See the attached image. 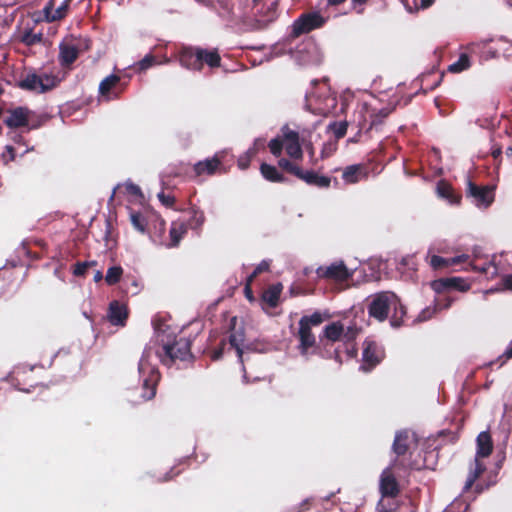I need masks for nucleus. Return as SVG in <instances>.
<instances>
[{
	"mask_svg": "<svg viewBox=\"0 0 512 512\" xmlns=\"http://www.w3.org/2000/svg\"><path fill=\"white\" fill-rule=\"evenodd\" d=\"M164 323L154 322L155 340L153 346L145 348L138 364L141 384V393L137 397L135 391H131L128 400L133 404H140L153 399L156 396L157 386L161 379L158 368L151 364L150 356L155 352L159 361L167 366L178 365L179 362L188 360L191 355V342L189 339H171L162 328Z\"/></svg>",
	"mask_w": 512,
	"mask_h": 512,
	"instance_id": "obj_1",
	"label": "nucleus"
},
{
	"mask_svg": "<svg viewBox=\"0 0 512 512\" xmlns=\"http://www.w3.org/2000/svg\"><path fill=\"white\" fill-rule=\"evenodd\" d=\"M391 310L390 324L398 328L403 324L406 308L395 293L390 291L377 293L368 305L369 316L379 322L385 321Z\"/></svg>",
	"mask_w": 512,
	"mask_h": 512,
	"instance_id": "obj_2",
	"label": "nucleus"
},
{
	"mask_svg": "<svg viewBox=\"0 0 512 512\" xmlns=\"http://www.w3.org/2000/svg\"><path fill=\"white\" fill-rule=\"evenodd\" d=\"M323 321L324 318L318 311L300 318L296 338L299 342L297 349L301 356L308 358L312 354H318L321 357H326L322 353L320 346L317 345L316 336L312 332V327L319 326Z\"/></svg>",
	"mask_w": 512,
	"mask_h": 512,
	"instance_id": "obj_3",
	"label": "nucleus"
},
{
	"mask_svg": "<svg viewBox=\"0 0 512 512\" xmlns=\"http://www.w3.org/2000/svg\"><path fill=\"white\" fill-rule=\"evenodd\" d=\"M416 439L413 433L408 430L398 431L395 435L392 450L396 454L392 466L403 470H419L420 466L413 461L407 460L406 455L411 456L410 451L412 444H415Z\"/></svg>",
	"mask_w": 512,
	"mask_h": 512,
	"instance_id": "obj_4",
	"label": "nucleus"
},
{
	"mask_svg": "<svg viewBox=\"0 0 512 512\" xmlns=\"http://www.w3.org/2000/svg\"><path fill=\"white\" fill-rule=\"evenodd\" d=\"M236 322L237 317H232L230 322L232 332L228 339L222 338L215 349L207 351L212 361H217L222 358L228 341L229 349H235L239 362L243 364L245 331L243 328L236 329Z\"/></svg>",
	"mask_w": 512,
	"mask_h": 512,
	"instance_id": "obj_5",
	"label": "nucleus"
},
{
	"mask_svg": "<svg viewBox=\"0 0 512 512\" xmlns=\"http://www.w3.org/2000/svg\"><path fill=\"white\" fill-rule=\"evenodd\" d=\"M344 334V325L340 321L332 322L325 326L323 336H320L319 346L325 358H334L339 364L342 363L340 354L337 349L329 353L328 348H332V343L342 339Z\"/></svg>",
	"mask_w": 512,
	"mask_h": 512,
	"instance_id": "obj_6",
	"label": "nucleus"
},
{
	"mask_svg": "<svg viewBox=\"0 0 512 512\" xmlns=\"http://www.w3.org/2000/svg\"><path fill=\"white\" fill-rule=\"evenodd\" d=\"M17 86L22 90L44 93L56 86V78L48 74L27 73L18 81Z\"/></svg>",
	"mask_w": 512,
	"mask_h": 512,
	"instance_id": "obj_7",
	"label": "nucleus"
},
{
	"mask_svg": "<svg viewBox=\"0 0 512 512\" xmlns=\"http://www.w3.org/2000/svg\"><path fill=\"white\" fill-rule=\"evenodd\" d=\"M466 197L479 208H488L495 199V186L478 185L468 179Z\"/></svg>",
	"mask_w": 512,
	"mask_h": 512,
	"instance_id": "obj_8",
	"label": "nucleus"
},
{
	"mask_svg": "<svg viewBox=\"0 0 512 512\" xmlns=\"http://www.w3.org/2000/svg\"><path fill=\"white\" fill-rule=\"evenodd\" d=\"M326 18L319 12H307L301 14L292 25L291 35L297 38L325 25Z\"/></svg>",
	"mask_w": 512,
	"mask_h": 512,
	"instance_id": "obj_9",
	"label": "nucleus"
},
{
	"mask_svg": "<svg viewBox=\"0 0 512 512\" xmlns=\"http://www.w3.org/2000/svg\"><path fill=\"white\" fill-rule=\"evenodd\" d=\"M319 278L337 283L346 282L353 276L343 261L332 263L329 266H320L316 270Z\"/></svg>",
	"mask_w": 512,
	"mask_h": 512,
	"instance_id": "obj_10",
	"label": "nucleus"
},
{
	"mask_svg": "<svg viewBox=\"0 0 512 512\" xmlns=\"http://www.w3.org/2000/svg\"><path fill=\"white\" fill-rule=\"evenodd\" d=\"M6 114L7 115L3 120L4 124L11 129H18L29 127L33 111L27 107L18 106L7 109Z\"/></svg>",
	"mask_w": 512,
	"mask_h": 512,
	"instance_id": "obj_11",
	"label": "nucleus"
},
{
	"mask_svg": "<svg viewBox=\"0 0 512 512\" xmlns=\"http://www.w3.org/2000/svg\"><path fill=\"white\" fill-rule=\"evenodd\" d=\"M394 467L391 465L385 468L379 479V492L382 498H396L400 494V485L393 474Z\"/></svg>",
	"mask_w": 512,
	"mask_h": 512,
	"instance_id": "obj_12",
	"label": "nucleus"
},
{
	"mask_svg": "<svg viewBox=\"0 0 512 512\" xmlns=\"http://www.w3.org/2000/svg\"><path fill=\"white\" fill-rule=\"evenodd\" d=\"M204 65L211 69L220 67L221 56L217 49L194 47V70H202Z\"/></svg>",
	"mask_w": 512,
	"mask_h": 512,
	"instance_id": "obj_13",
	"label": "nucleus"
},
{
	"mask_svg": "<svg viewBox=\"0 0 512 512\" xmlns=\"http://www.w3.org/2000/svg\"><path fill=\"white\" fill-rule=\"evenodd\" d=\"M224 157L225 152H217L212 158L199 161L194 164V175L200 176L206 174L211 176L216 173H226L222 165Z\"/></svg>",
	"mask_w": 512,
	"mask_h": 512,
	"instance_id": "obj_14",
	"label": "nucleus"
},
{
	"mask_svg": "<svg viewBox=\"0 0 512 512\" xmlns=\"http://www.w3.org/2000/svg\"><path fill=\"white\" fill-rule=\"evenodd\" d=\"M382 358V351L378 348L377 344L373 341H365L360 370L370 372L382 361Z\"/></svg>",
	"mask_w": 512,
	"mask_h": 512,
	"instance_id": "obj_15",
	"label": "nucleus"
},
{
	"mask_svg": "<svg viewBox=\"0 0 512 512\" xmlns=\"http://www.w3.org/2000/svg\"><path fill=\"white\" fill-rule=\"evenodd\" d=\"M285 151L292 159L300 160L303 157V151L299 143V133L290 130L288 127L283 128Z\"/></svg>",
	"mask_w": 512,
	"mask_h": 512,
	"instance_id": "obj_16",
	"label": "nucleus"
},
{
	"mask_svg": "<svg viewBox=\"0 0 512 512\" xmlns=\"http://www.w3.org/2000/svg\"><path fill=\"white\" fill-rule=\"evenodd\" d=\"M128 318V308L126 305L114 300L109 304L108 320L112 325L124 326Z\"/></svg>",
	"mask_w": 512,
	"mask_h": 512,
	"instance_id": "obj_17",
	"label": "nucleus"
},
{
	"mask_svg": "<svg viewBox=\"0 0 512 512\" xmlns=\"http://www.w3.org/2000/svg\"><path fill=\"white\" fill-rule=\"evenodd\" d=\"M468 259H469V256L466 254H462V255L450 257V258H444V257L438 256V255H433L430 258L429 264L434 270H443V269L451 267V266L465 263L468 261Z\"/></svg>",
	"mask_w": 512,
	"mask_h": 512,
	"instance_id": "obj_18",
	"label": "nucleus"
},
{
	"mask_svg": "<svg viewBox=\"0 0 512 512\" xmlns=\"http://www.w3.org/2000/svg\"><path fill=\"white\" fill-rule=\"evenodd\" d=\"M298 179L304 181L307 185L315 186L318 188H328L331 184L330 177L319 175L313 170L304 171L302 169Z\"/></svg>",
	"mask_w": 512,
	"mask_h": 512,
	"instance_id": "obj_19",
	"label": "nucleus"
},
{
	"mask_svg": "<svg viewBox=\"0 0 512 512\" xmlns=\"http://www.w3.org/2000/svg\"><path fill=\"white\" fill-rule=\"evenodd\" d=\"M367 176V169L362 164L347 166L342 173V179L346 184H356Z\"/></svg>",
	"mask_w": 512,
	"mask_h": 512,
	"instance_id": "obj_20",
	"label": "nucleus"
},
{
	"mask_svg": "<svg viewBox=\"0 0 512 512\" xmlns=\"http://www.w3.org/2000/svg\"><path fill=\"white\" fill-rule=\"evenodd\" d=\"M79 56V49L75 45L61 43L59 45V61L64 67L73 64Z\"/></svg>",
	"mask_w": 512,
	"mask_h": 512,
	"instance_id": "obj_21",
	"label": "nucleus"
},
{
	"mask_svg": "<svg viewBox=\"0 0 512 512\" xmlns=\"http://www.w3.org/2000/svg\"><path fill=\"white\" fill-rule=\"evenodd\" d=\"M477 443V458H485L488 457L493 451V442L489 432L483 431L481 432L476 439Z\"/></svg>",
	"mask_w": 512,
	"mask_h": 512,
	"instance_id": "obj_22",
	"label": "nucleus"
},
{
	"mask_svg": "<svg viewBox=\"0 0 512 512\" xmlns=\"http://www.w3.org/2000/svg\"><path fill=\"white\" fill-rule=\"evenodd\" d=\"M437 194L446 200H448L451 204H459L461 202L462 196L460 193H457L454 188L445 180H440L436 186Z\"/></svg>",
	"mask_w": 512,
	"mask_h": 512,
	"instance_id": "obj_23",
	"label": "nucleus"
},
{
	"mask_svg": "<svg viewBox=\"0 0 512 512\" xmlns=\"http://www.w3.org/2000/svg\"><path fill=\"white\" fill-rule=\"evenodd\" d=\"M187 232L188 226L183 221H173L169 231L170 242L166 244L167 247L177 246Z\"/></svg>",
	"mask_w": 512,
	"mask_h": 512,
	"instance_id": "obj_24",
	"label": "nucleus"
},
{
	"mask_svg": "<svg viewBox=\"0 0 512 512\" xmlns=\"http://www.w3.org/2000/svg\"><path fill=\"white\" fill-rule=\"evenodd\" d=\"M282 289L283 287L281 283L270 285L262 293V300L265 303H267L271 308L276 307L278 305Z\"/></svg>",
	"mask_w": 512,
	"mask_h": 512,
	"instance_id": "obj_25",
	"label": "nucleus"
},
{
	"mask_svg": "<svg viewBox=\"0 0 512 512\" xmlns=\"http://www.w3.org/2000/svg\"><path fill=\"white\" fill-rule=\"evenodd\" d=\"M486 470L485 465L482 463L480 458L475 457L474 459V467L470 469L467 480L464 485V492L470 490L475 484L476 480L483 474Z\"/></svg>",
	"mask_w": 512,
	"mask_h": 512,
	"instance_id": "obj_26",
	"label": "nucleus"
},
{
	"mask_svg": "<svg viewBox=\"0 0 512 512\" xmlns=\"http://www.w3.org/2000/svg\"><path fill=\"white\" fill-rule=\"evenodd\" d=\"M260 172L263 178L269 182L283 183L287 180L284 177V175L277 170L275 166H272L267 163H262L260 165Z\"/></svg>",
	"mask_w": 512,
	"mask_h": 512,
	"instance_id": "obj_27",
	"label": "nucleus"
},
{
	"mask_svg": "<svg viewBox=\"0 0 512 512\" xmlns=\"http://www.w3.org/2000/svg\"><path fill=\"white\" fill-rule=\"evenodd\" d=\"M278 1L273 0L269 2H265L261 9L259 10V14L261 16V21L263 22H272L274 21L278 14Z\"/></svg>",
	"mask_w": 512,
	"mask_h": 512,
	"instance_id": "obj_28",
	"label": "nucleus"
},
{
	"mask_svg": "<svg viewBox=\"0 0 512 512\" xmlns=\"http://www.w3.org/2000/svg\"><path fill=\"white\" fill-rule=\"evenodd\" d=\"M175 58L182 67L190 69L192 65V50L189 47H181L176 52Z\"/></svg>",
	"mask_w": 512,
	"mask_h": 512,
	"instance_id": "obj_29",
	"label": "nucleus"
},
{
	"mask_svg": "<svg viewBox=\"0 0 512 512\" xmlns=\"http://www.w3.org/2000/svg\"><path fill=\"white\" fill-rule=\"evenodd\" d=\"M450 305H451V300L448 298L445 299L444 304H442L439 300H437L435 307L433 309H431L430 307L423 309L421 311V313L419 314L418 319L420 321H426V320L430 319L437 310L447 309L450 307Z\"/></svg>",
	"mask_w": 512,
	"mask_h": 512,
	"instance_id": "obj_30",
	"label": "nucleus"
},
{
	"mask_svg": "<svg viewBox=\"0 0 512 512\" xmlns=\"http://www.w3.org/2000/svg\"><path fill=\"white\" fill-rule=\"evenodd\" d=\"M120 82V77L112 74L104 78L99 85V92L101 95L106 96L109 92Z\"/></svg>",
	"mask_w": 512,
	"mask_h": 512,
	"instance_id": "obj_31",
	"label": "nucleus"
},
{
	"mask_svg": "<svg viewBox=\"0 0 512 512\" xmlns=\"http://www.w3.org/2000/svg\"><path fill=\"white\" fill-rule=\"evenodd\" d=\"M470 67V59L466 53H462L458 60L448 67L452 73H460Z\"/></svg>",
	"mask_w": 512,
	"mask_h": 512,
	"instance_id": "obj_32",
	"label": "nucleus"
},
{
	"mask_svg": "<svg viewBox=\"0 0 512 512\" xmlns=\"http://www.w3.org/2000/svg\"><path fill=\"white\" fill-rule=\"evenodd\" d=\"M43 40L42 33H34L31 29L25 30L21 36L20 41L26 46H33L41 43Z\"/></svg>",
	"mask_w": 512,
	"mask_h": 512,
	"instance_id": "obj_33",
	"label": "nucleus"
},
{
	"mask_svg": "<svg viewBox=\"0 0 512 512\" xmlns=\"http://www.w3.org/2000/svg\"><path fill=\"white\" fill-rule=\"evenodd\" d=\"M123 274V269L121 266H112L107 270L105 281L108 285L117 284Z\"/></svg>",
	"mask_w": 512,
	"mask_h": 512,
	"instance_id": "obj_34",
	"label": "nucleus"
},
{
	"mask_svg": "<svg viewBox=\"0 0 512 512\" xmlns=\"http://www.w3.org/2000/svg\"><path fill=\"white\" fill-rule=\"evenodd\" d=\"M131 223L136 230L141 233L146 232L147 220L145 216L140 212H132L130 215Z\"/></svg>",
	"mask_w": 512,
	"mask_h": 512,
	"instance_id": "obj_35",
	"label": "nucleus"
},
{
	"mask_svg": "<svg viewBox=\"0 0 512 512\" xmlns=\"http://www.w3.org/2000/svg\"><path fill=\"white\" fill-rule=\"evenodd\" d=\"M278 166L281 169H283L284 171H286L287 173L296 176L297 178L299 177L301 170H302V168L300 166H298L297 164H294L293 162H291L290 160H288L286 158H281L278 161Z\"/></svg>",
	"mask_w": 512,
	"mask_h": 512,
	"instance_id": "obj_36",
	"label": "nucleus"
},
{
	"mask_svg": "<svg viewBox=\"0 0 512 512\" xmlns=\"http://www.w3.org/2000/svg\"><path fill=\"white\" fill-rule=\"evenodd\" d=\"M113 234V225L110 219H106L104 222V230L102 235V240L104 241V244L107 248H111L114 243L115 239L112 236Z\"/></svg>",
	"mask_w": 512,
	"mask_h": 512,
	"instance_id": "obj_37",
	"label": "nucleus"
},
{
	"mask_svg": "<svg viewBox=\"0 0 512 512\" xmlns=\"http://www.w3.org/2000/svg\"><path fill=\"white\" fill-rule=\"evenodd\" d=\"M42 17H39L36 21H45L47 23L56 22V20H50L54 17V0H49L42 10Z\"/></svg>",
	"mask_w": 512,
	"mask_h": 512,
	"instance_id": "obj_38",
	"label": "nucleus"
},
{
	"mask_svg": "<svg viewBox=\"0 0 512 512\" xmlns=\"http://www.w3.org/2000/svg\"><path fill=\"white\" fill-rule=\"evenodd\" d=\"M284 145H285V140L284 138L281 139L279 137H276L274 139H272L269 143H268V147L270 149V152L276 156V157H279L282 153V150L284 148Z\"/></svg>",
	"mask_w": 512,
	"mask_h": 512,
	"instance_id": "obj_39",
	"label": "nucleus"
},
{
	"mask_svg": "<svg viewBox=\"0 0 512 512\" xmlns=\"http://www.w3.org/2000/svg\"><path fill=\"white\" fill-rule=\"evenodd\" d=\"M454 280H447V278L437 279L431 282V288L438 294H441L449 289V283Z\"/></svg>",
	"mask_w": 512,
	"mask_h": 512,
	"instance_id": "obj_40",
	"label": "nucleus"
},
{
	"mask_svg": "<svg viewBox=\"0 0 512 512\" xmlns=\"http://www.w3.org/2000/svg\"><path fill=\"white\" fill-rule=\"evenodd\" d=\"M96 265V261H90V262H77L75 265H74V268H73V274L77 277H82V276H85L88 268L92 267V266H95Z\"/></svg>",
	"mask_w": 512,
	"mask_h": 512,
	"instance_id": "obj_41",
	"label": "nucleus"
},
{
	"mask_svg": "<svg viewBox=\"0 0 512 512\" xmlns=\"http://www.w3.org/2000/svg\"><path fill=\"white\" fill-rule=\"evenodd\" d=\"M447 280H454L453 282L449 283V289H455L463 292L468 291L470 289V285L467 284L462 278L451 277L447 278Z\"/></svg>",
	"mask_w": 512,
	"mask_h": 512,
	"instance_id": "obj_42",
	"label": "nucleus"
},
{
	"mask_svg": "<svg viewBox=\"0 0 512 512\" xmlns=\"http://www.w3.org/2000/svg\"><path fill=\"white\" fill-rule=\"evenodd\" d=\"M69 10V0H65L57 9L54 10V17L50 20H62L67 16Z\"/></svg>",
	"mask_w": 512,
	"mask_h": 512,
	"instance_id": "obj_43",
	"label": "nucleus"
},
{
	"mask_svg": "<svg viewBox=\"0 0 512 512\" xmlns=\"http://www.w3.org/2000/svg\"><path fill=\"white\" fill-rule=\"evenodd\" d=\"M254 157H255V155L253 154V152H250L249 150H247L244 154H242L238 158V161H237L238 167L241 170H246L250 166V163Z\"/></svg>",
	"mask_w": 512,
	"mask_h": 512,
	"instance_id": "obj_44",
	"label": "nucleus"
},
{
	"mask_svg": "<svg viewBox=\"0 0 512 512\" xmlns=\"http://www.w3.org/2000/svg\"><path fill=\"white\" fill-rule=\"evenodd\" d=\"M371 0H351L350 1V7L353 12H355L358 15H362L365 11V6L370 2Z\"/></svg>",
	"mask_w": 512,
	"mask_h": 512,
	"instance_id": "obj_45",
	"label": "nucleus"
},
{
	"mask_svg": "<svg viewBox=\"0 0 512 512\" xmlns=\"http://www.w3.org/2000/svg\"><path fill=\"white\" fill-rule=\"evenodd\" d=\"M358 334V329L355 326H349L347 329H344V334L342 335V339L346 342L354 341Z\"/></svg>",
	"mask_w": 512,
	"mask_h": 512,
	"instance_id": "obj_46",
	"label": "nucleus"
},
{
	"mask_svg": "<svg viewBox=\"0 0 512 512\" xmlns=\"http://www.w3.org/2000/svg\"><path fill=\"white\" fill-rule=\"evenodd\" d=\"M156 63V58L153 55H146L140 62H139V69L140 70H146L150 67H152Z\"/></svg>",
	"mask_w": 512,
	"mask_h": 512,
	"instance_id": "obj_47",
	"label": "nucleus"
},
{
	"mask_svg": "<svg viewBox=\"0 0 512 512\" xmlns=\"http://www.w3.org/2000/svg\"><path fill=\"white\" fill-rule=\"evenodd\" d=\"M496 484V475L490 476L487 483H478L475 486L476 493L480 494L484 490L489 489L492 485Z\"/></svg>",
	"mask_w": 512,
	"mask_h": 512,
	"instance_id": "obj_48",
	"label": "nucleus"
},
{
	"mask_svg": "<svg viewBox=\"0 0 512 512\" xmlns=\"http://www.w3.org/2000/svg\"><path fill=\"white\" fill-rule=\"evenodd\" d=\"M388 114L389 112L387 110L382 109L377 114L373 115L370 128H372L375 125L381 124L383 119H385L388 116Z\"/></svg>",
	"mask_w": 512,
	"mask_h": 512,
	"instance_id": "obj_49",
	"label": "nucleus"
},
{
	"mask_svg": "<svg viewBox=\"0 0 512 512\" xmlns=\"http://www.w3.org/2000/svg\"><path fill=\"white\" fill-rule=\"evenodd\" d=\"M265 149V140L263 138H256L254 140V143L252 147H250L248 150L250 152H253V154L256 156L260 150Z\"/></svg>",
	"mask_w": 512,
	"mask_h": 512,
	"instance_id": "obj_50",
	"label": "nucleus"
},
{
	"mask_svg": "<svg viewBox=\"0 0 512 512\" xmlns=\"http://www.w3.org/2000/svg\"><path fill=\"white\" fill-rule=\"evenodd\" d=\"M125 189L128 194H131L133 196H140L142 194L140 187L132 182L126 183Z\"/></svg>",
	"mask_w": 512,
	"mask_h": 512,
	"instance_id": "obj_51",
	"label": "nucleus"
},
{
	"mask_svg": "<svg viewBox=\"0 0 512 512\" xmlns=\"http://www.w3.org/2000/svg\"><path fill=\"white\" fill-rule=\"evenodd\" d=\"M205 222V216L202 211H198L194 208V230L201 226Z\"/></svg>",
	"mask_w": 512,
	"mask_h": 512,
	"instance_id": "obj_52",
	"label": "nucleus"
},
{
	"mask_svg": "<svg viewBox=\"0 0 512 512\" xmlns=\"http://www.w3.org/2000/svg\"><path fill=\"white\" fill-rule=\"evenodd\" d=\"M158 198L160 202L166 207H170L174 204V197L171 195H166L164 192L159 193Z\"/></svg>",
	"mask_w": 512,
	"mask_h": 512,
	"instance_id": "obj_53",
	"label": "nucleus"
},
{
	"mask_svg": "<svg viewBox=\"0 0 512 512\" xmlns=\"http://www.w3.org/2000/svg\"><path fill=\"white\" fill-rule=\"evenodd\" d=\"M491 155L495 161L501 162L502 146L499 144H493L491 147Z\"/></svg>",
	"mask_w": 512,
	"mask_h": 512,
	"instance_id": "obj_54",
	"label": "nucleus"
},
{
	"mask_svg": "<svg viewBox=\"0 0 512 512\" xmlns=\"http://www.w3.org/2000/svg\"><path fill=\"white\" fill-rule=\"evenodd\" d=\"M310 507H311V501L309 499H305L297 507L293 508V512H304V511L309 510Z\"/></svg>",
	"mask_w": 512,
	"mask_h": 512,
	"instance_id": "obj_55",
	"label": "nucleus"
},
{
	"mask_svg": "<svg viewBox=\"0 0 512 512\" xmlns=\"http://www.w3.org/2000/svg\"><path fill=\"white\" fill-rule=\"evenodd\" d=\"M512 358V343L510 346L504 351V353L499 357L500 365H503L508 359Z\"/></svg>",
	"mask_w": 512,
	"mask_h": 512,
	"instance_id": "obj_56",
	"label": "nucleus"
},
{
	"mask_svg": "<svg viewBox=\"0 0 512 512\" xmlns=\"http://www.w3.org/2000/svg\"><path fill=\"white\" fill-rule=\"evenodd\" d=\"M269 270V263L265 260H263L260 264L256 266V268L253 270L256 274L260 275L263 272H266Z\"/></svg>",
	"mask_w": 512,
	"mask_h": 512,
	"instance_id": "obj_57",
	"label": "nucleus"
},
{
	"mask_svg": "<svg viewBox=\"0 0 512 512\" xmlns=\"http://www.w3.org/2000/svg\"><path fill=\"white\" fill-rule=\"evenodd\" d=\"M471 266H472V270L473 271H477V272H479L481 274H486L488 272L491 264L490 263H485L482 266H478L476 264H472Z\"/></svg>",
	"mask_w": 512,
	"mask_h": 512,
	"instance_id": "obj_58",
	"label": "nucleus"
},
{
	"mask_svg": "<svg viewBox=\"0 0 512 512\" xmlns=\"http://www.w3.org/2000/svg\"><path fill=\"white\" fill-rule=\"evenodd\" d=\"M244 294H245V297L250 301V302H253L255 300L254 298V295H253V291H252V286H250L249 283H245V286H244Z\"/></svg>",
	"mask_w": 512,
	"mask_h": 512,
	"instance_id": "obj_59",
	"label": "nucleus"
},
{
	"mask_svg": "<svg viewBox=\"0 0 512 512\" xmlns=\"http://www.w3.org/2000/svg\"><path fill=\"white\" fill-rule=\"evenodd\" d=\"M502 284L505 289L512 291V274L503 276Z\"/></svg>",
	"mask_w": 512,
	"mask_h": 512,
	"instance_id": "obj_60",
	"label": "nucleus"
},
{
	"mask_svg": "<svg viewBox=\"0 0 512 512\" xmlns=\"http://www.w3.org/2000/svg\"><path fill=\"white\" fill-rule=\"evenodd\" d=\"M346 132H347V125H346V123H340L338 125L337 130L335 131V135H336L337 138H342V137L345 136Z\"/></svg>",
	"mask_w": 512,
	"mask_h": 512,
	"instance_id": "obj_61",
	"label": "nucleus"
},
{
	"mask_svg": "<svg viewBox=\"0 0 512 512\" xmlns=\"http://www.w3.org/2000/svg\"><path fill=\"white\" fill-rule=\"evenodd\" d=\"M180 473V470L179 469H176L175 467L172 468L170 470V472L167 474V476L165 477V480H170L172 479L174 476L178 475Z\"/></svg>",
	"mask_w": 512,
	"mask_h": 512,
	"instance_id": "obj_62",
	"label": "nucleus"
},
{
	"mask_svg": "<svg viewBox=\"0 0 512 512\" xmlns=\"http://www.w3.org/2000/svg\"><path fill=\"white\" fill-rule=\"evenodd\" d=\"M413 260H414L413 256H406V257L402 258L401 264L404 266H409L410 264H414Z\"/></svg>",
	"mask_w": 512,
	"mask_h": 512,
	"instance_id": "obj_63",
	"label": "nucleus"
},
{
	"mask_svg": "<svg viewBox=\"0 0 512 512\" xmlns=\"http://www.w3.org/2000/svg\"><path fill=\"white\" fill-rule=\"evenodd\" d=\"M10 138L15 142V143H22L23 141V137L20 135V134H17L15 132L11 133L10 134Z\"/></svg>",
	"mask_w": 512,
	"mask_h": 512,
	"instance_id": "obj_64",
	"label": "nucleus"
}]
</instances>
